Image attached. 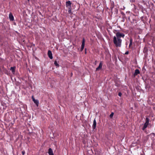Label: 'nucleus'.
<instances>
[{
	"instance_id": "obj_13",
	"label": "nucleus",
	"mask_w": 155,
	"mask_h": 155,
	"mask_svg": "<svg viewBox=\"0 0 155 155\" xmlns=\"http://www.w3.org/2000/svg\"><path fill=\"white\" fill-rule=\"evenodd\" d=\"M33 101L35 104H36L37 107L38 106L39 104V102L38 100L35 99V100H34Z\"/></svg>"
},
{
	"instance_id": "obj_7",
	"label": "nucleus",
	"mask_w": 155,
	"mask_h": 155,
	"mask_svg": "<svg viewBox=\"0 0 155 155\" xmlns=\"http://www.w3.org/2000/svg\"><path fill=\"white\" fill-rule=\"evenodd\" d=\"M96 122L95 119L94 120L93 124L92 126V128L93 129H94L96 127Z\"/></svg>"
},
{
	"instance_id": "obj_1",
	"label": "nucleus",
	"mask_w": 155,
	"mask_h": 155,
	"mask_svg": "<svg viewBox=\"0 0 155 155\" xmlns=\"http://www.w3.org/2000/svg\"><path fill=\"white\" fill-rule=\"evenodd\" d=\"M124 34L119 32H117L116 33V36H115L114 37L113 42L116 47H120L122 42V40L120 38H124Z\"/></svg>"
},
{
	"instance_id": "obj_21",
	"label": "nucleus",
	"mask_w": 155,
	"mask_h": 155,
	"mask_svg": "<svg viewBox=\"0 0 155 155\" xmlns=\"http://www.w3.org/2000/svg\"><path fill=\"white\" fill-rule=\"evenodd\" d=\"M28 1L29 2V0H28Z\"/></svg>"
},
{
	"instance_id": "obj_10",
	"label": "nucleus",
	"mask_w": 155,
	"mask_h": 155,
	"mask_svg": "<svg viewBox=\"0 0 155 155\" xmlns=\"http://www.w3.org/2000/svg\"><path fill=\"white\" fill-rule=\"evenodd\" d=\"M49 155H54V154L53 152V151L52 149L51 148H49L48 152Z\"/></svg>"
},
{
	"instance_id": "obj_17",
	"label": "nucleus",
	"mask_w": 155,
	"mask_h": 155,
	"mask_svg": "<svg viewBox=\"0 0 155 155\" xmlns=\"http://www.w3.org/2000/svg\"><path fill=\"white\" fill-rule=\"evenodd\" d=\"M68 12L69 13H71V9L70 8H69V10L68 11Z\"/></svg>"
},
{
	"instance_id": "obj_8",
	"label": "nucleus",
	"mask_w": 155,
	"mask_h": 155,
	"mask_svg": "<svg viewBox=\"0 0 155 155\" xmlns=\"http://www.w3.org/2000/svg\"><path fill=\"white\" fill-rule=\"evenodd\" d=\"M71 3L70 1H68L66 2V5L67 7L69 6L70 7H71Z\"/></svg>"
},
{
	"instance_id": "obj_6",
	"label": "nucleus",
	"mask_w": 155,
	"mask_h": 155,
	"mask_svg": "<svg viewBox=\"0 0 155 155\" xmlns=\"http://www.w3.org/2000/svg\"><path fill=\"white\" fill-rule=\"evenodd\" d=\"M48 54L49 58L51 59H52L53 58V56L52 55V54L51 51L50 50H49L48 51Z\"/></svg>"
},
{
	"instance_id": "obj_15",
	"label": "nucleus",
	"mask_w": 155,
	"mask_h": 155,
	"mask_svg": "<svg viewBox=\"0 0 155 155\" xmlns=\"http://www.w3.org/2000/svg\"><path fill=\"white\" fill-rule=\"evenodd\" d=\"M114 113L113 112H112L110 115V118H112V117L114 115Z\"/></svg>"
},
{
	"instance_id": "obj_14",
	"label": "nucleus",
	"mask_w": 155,
	"mask_h": 155,
	"mask_svg": "<svg viewBox=\"0 0 155 155\" xmlns=\"http://www.w3.org/2000/svg\"><path fill=\"white\" fill-rule=\"evenodd\" d=\"M54 64H55V66L57 67H59V64H58L56 61H54Z\"/></svg>"
},
{
	"instance_id": "obj_19",
	"label": "nucleus",
	"mask_w": 155,
	"mask_h": 155,
	"mask_svg": "<svg viewBox=\"0 0 155 155\" xmlns=\"http://www.w3.org/2000/svg\"><path fill=\"white\" fill-rule=\"evenodd\" d=\"M129 54V51H126V52L125 53V54Z\"/></svg>"
},
{
	"instance_id": "obj_11",
	"label": "nucleus",
	"mask_w": 155,
	"mask_h": 155,
	"mask_svg": "<svg viewBox=\"0 0 155 155\" xmlns=\"http://www.w3.org/2000/svg\"><path fill=\"white\" fill-rule=\"evenodd\" d=\"M130 44L129 45V47H130L132 45L133 43V39L132 38H130Z\"/></svg>"
},
{
	"instance_id": "obj_20",
	"label": "nucleus",
	"mask_w": 155,
	"mask_h": 155,
	"mask_svg": "<svg viewBox=\"0 0 155 155\" xmlns=\"http://www.w3.org/2000/svg\"><path fill=\"white\" fill-rule=\"evenodd\" d=\"M32 98L33 101H34V100H35L33 96H32Z\"/></svg>"
},
{
	"instance_id": "obj_5",
	"label": "nucleus",
	"mask_w": 155,
	"mask_h": 155,
	"mask_svg": "<svg viewBox=\"0 0 155 155\" xmlns=\"http://www.w3.org/2000/svg\"><path fill=\"white\" fill-rule=\"evenodd\" d=\"M9 18L11 21H13L14 20V18L12 13H10L9 15Z\"/></svg>"
},
{
	"instance_id": "obj_9",
	"label": "nucleus",
	"mask_w": 155,
	"mask_h": 155,
	"mask_svg": "<svg viewBox=\"0 0 155 155\" xmlns=\"http://www.w3.org/2000/svg\"><path fill=\"white\" fill-rule=\"evenodd\" d=\"M140 73V71L138 69H136L135 71V72L134 74V76H136L138 74H139Z\"/></svg>"
},
{
	"instance_id": "obj_12",
	"label": "nucleus",
	"mask_w": 155,
	"mask_h": 155,
	"mask_svg": "<svg viewBox=\"0 0 155 155\" xmlns=\"http://www.w3.org/2000/svg\"><path fill=\"white\" fill-rule=\"evenodd\" d=\"M15 67H11L10 68V70L13 73H14L15 72Z\"/></svg>"
},
{
	"instance_id": "obj_4",
	"label": "nucleus",
	"mask_w": 155,
	"mask_h": 155,
	"mask_svg": "<svg viewBox=\"0 0 155 155\" xmlns=\"http://www.w3.org/2000/svg\"><path fill=\"white\" fill-rule=\"evenodd\" d=\"M85 45V39L84 38L83 39L82 44L81 45V51H82L84 49Z\"/></svg>"
},
{
	"instance_id": "obj_18",
	"label": "nucleus",
	"mask_w": 155,
	"mask_h": 155,
	"mask_svg": "<svg viewBox=\"0 0 155 155\" xmlns=\"http://www.w3.org/2000/svg\"><path fill=\"white\" fill-rule=\"evenodd\" d=\"M25 153V152L24 150L22 151V153L23 155H24Z\"/></svg>"
},
{
	"instance_id": "obj_2",
	"label": "nucleus",
	"mask_w": 155,
	"mask_h": 155,
	"mask_svg": "<svg viewBox=\"0 0 155 155\" xmlns=\"http://www.w3.org/2000/svg\"><path fill=\"white\" fill-rule=\"evenodd\" d=\"M150 120L148 117L146 118V121L145 123L144 124L142 130H144L147 127L148 125L149 124Z\"/></svg>"
},
{
	"instance_id": "obj_3",
	"label": "nucleus",
	"mask_w": 155,
	"mask_h": 155,
	"mask_svg": "<svg viewBox=\"0 0 155 155\" xmlns=\"http://www.w3.org/2000/svg\"><path fill=\"white\" fill-rule=\"evenodd\" d=\"M103 65V61H101L100 62L99 65L98 67L96 69V71H97L101 69L102 68Z\"/></svg>"
},
{
	"instance_id": "obj_16",
	"label": "nucleus",
	"mask_w": 155,
	"mask_h": 155,
	"mask_svg": "<svg viewBox=\"0 0 155 155\" xmlns=\"http://www.w3.org/2000/svg\"><path fill=\"white\" fill-rule=\"evenodd\" d=\"M118 95L120 97H121L122 95V93L120 92H119L118 93Z\"/></svg>"
}]
</instances>
